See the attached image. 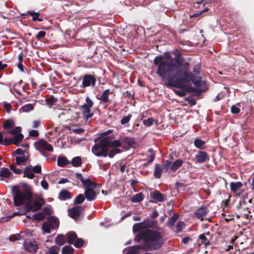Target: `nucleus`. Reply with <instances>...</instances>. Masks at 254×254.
Returning <instances> with one entry per match:
<instances>
[{
    "instance_id": "obj_10",
    "label": "nucleus",
    "mask_w": 254,
    "mask_h": 254,
    "mask_svg": "<svg viewBox=\"0 0 254 254\" xmlns=\"http://www.w3.org/2000/svg\"><path fill=\"white\" fill-rule=\"evenodd\" d=\"M173 54L175 56V63L173 62V60L169 61V62H173L176 66L177 68H183L184 67V64H183L184 61V58L182 56V54L180 53V52L178 50H176L174 51L173 52ZM164 57L163 61H169V60H165V57L162 56Z\"/></svg>"
},
{
    "instance_id": "obj_4",
    "label": "nucleus",
    "mask_w": 254,
    "mask_h": 254,
    "mask_svg": "<svg viewBox=\"0 0 254 254\" xmlns=\"http://www.w3.org/2000/svg\"><path fill=\"white\" fill-rule=\"evenodd\" d=\"M95 144L92 147V151L97 157H106L108 156V148L118 147L121 146V141L115 140L111 141L109 138L105 137L101 139L98 142L97 140H95Z\"/></svg>"
},
{
    "instance_id": "obj_52",
    "label": "nucleus",
    "mask_w": 254,
    "mask_h": 254,
    "mask_svg": "<svg viewBox=\"0 0 254 254\" xmlns=\"http://www.w3.org/2000/svg\"><path fill=\"white\" fill-rule=\"evenodd\" d=\"M154 120L152 118L150 117L147 119L143 120V124L146 127H150L153 124Z\"/></svg>"
},
{
    "instance_id": "obj_48",
    "label": "nucleus",
    "mask_w": 254,
    "mask_h": 254,
    "mask_svg": "<svg viewBox=\"0 0 254 254\" xmlns=\"http://www.w3.org/2000/svg\"><path fill=\"white\" fill-rule=\"evenodd\" d=\"M199 239L201 240V242L205 244L206 246L210 245V243L209 241L207 239L205 236V234H200L199 236Z\"/></svg>"
},
{
    "instance_id": "obj_37",
    "label": "nucleus",
    "mask_w": 254,
    "mask_h": 254,
    "mask_svg": "<svg viewBox=\"0 0 254 254\" xmlns=\"http://www.w3.org/2000/svg\"><path fill=\"white\" fill-rule=\"evenodd\" d=\"M74 249L70 246H64L62 250V254H72L74 252Z\"/></svg>"
},
{
    "instance_id": "obj_30",
    "label": "nucleus",
    "mask_w": 254,
    "mask_h": 254,
    "mask_svg": "<svg viewBox=\"0 0 254 254\" xmlns=\"http://www.w3.org/2000/svg\"><path fill=\"white\" fill-rule=\"evenodd\" d=\"M179 215L177 214H173L170 218L169 219L167 224L169 227L172 229V227L174 226L176 221L179 219Z\"/></svg>"
},
{
    "instance_id": "obj_22",
    "label": "nucleus",
    "mask_w": 254,
    "mask_h": 254,
    "mask_svg": "<svg viewBox=\"0 0 254 254\" xmlns=\"http://www.w3.org/2000/svg\"><path fill=\"white\" fill-rule=\"evenodd\" d=\"M163 170V169L160 164H155L153 173L154 178L158 179H160L161 177Z\"/></svg>"
},
{
    "instance_id": "obj_1",
    "label": "nucleus",
    "mask_w": 254,
    "mask_h": 254,
    "mask_svg": "<svg viewBox=\"0 0 254 254\" xmlns=\"http://www.w3.org/2000/svg\"><path fill=\"white\" fill-rule=\"evenodd\" d=\"M164 57L159 55L155 57L154 65L157 68L156 73L163 80L166 79V85L181 88L192 92L194 96H200L206 90V82L201 77L196 78L195 75L190 71V64L184 63L183 68L176 69V65L171 62L163 61Z\"/></svg>"
},
{
    "instance_id": "obj_40",
    "label": "nucleus",
    "mask_w": 254,
    "mask_h": 254,
    "mask_svg": "<svg viewBox=\"0 0 254 254\" xmlns=\"http://www.w3.org/2000/svg\"><path fill=\"white\" fill-rule=\"evenodd\" d=\"M21 130L22 128L20 127H15L12 129L7 131V132L10 134L14 135V136H15L17 134H21L20 133Z\"/></svg>"
},
{
    "instance_id": "obj_25",
    "label": "nucleus",
    "mask_w": 254,
    "mask_h": 254,
    "mask_svg": "<svg viewBox=\"0 0 254 254\" xmlns=\"http://www.w3.org/2000/svg\"><path fill=\"white\" fill-rule=\"evenodd\" d=\"M72 197V194L67 190H63L59 193V198L61 200L69 199Z\"/></svg>"
},
{
    "instance_id": "obj_2",
    "label": "nucleus",
    "mask_w": 254,
    "mask_h": 254,
    "mask_svg": "<svg viewBox=\"0 0 254 254\" xmlns=\"http://www.w3.org/2000/svg\"><path fill=\"white\" fill-rule=\"evenodd\" d=\"M135 240L138 242L143 240V245L130 247L124 254H137L141 249L146 251L158 250L163 244V235L157 230L147 229L139 232Z\"/></svg>"
},
{
    "instance_id": "obj_46",
    "label": "nucleus",
    "mask_w": 254,
    "mask_h": 254,
    "mask_svg": "<svg viewBox=\"0 0 254 254\" xmlns=\"http://www.w3.org/2000/svg\"><path fill=\"white\" fill-rule=\"evenodd\" d=\"M52 228H53V226L47 222H44L42 225L43 230L46 233H50Z\"/></svg>"
},
{
    "instance_id": "obj_60",
    "label": "nucleus",
    "mask_w": 254,
    "mask_h": 254,
    "mask_svg": "<svg viewBox=\"0 0 254 254\" xmlns=\"http://www.w3.org/2000/svg\"><path fill=\"white\" fill-rule=\"evenodd\" d=\"M200 66L199 64H195L193 67V72L194 74H198L200 72Z\"/></svg>"
},
{
    "instance_id": "obj_57",
    "label": "nucleus",
    "mask_w": 254,
    "mask_h": 254,
    "mask_svg": "<svg viewBox=\"0 0 254 254\" xmlns=\"http://www.w3.org/2000/svg\"><path fill=\"white\" fill-rule=\"evenodd\" d=\"M32 172H33V173H41V167L40 165H36L34 166V167L32 168Z\"/></svg>"
},
{
    "instance_id": "obj_11",
    "label": "nucleus",
    "mask_w": 254,
    "mask_h": 254,
    "mask_svg": "<svg viewBox=\"0 0 254 254\" xmlns=\"http://www.w3.org/2000/svg\"><path fill=\"white\" fill-rule=\"evenodd\" d=\"M23 246L24 249L30 253H34L38 249L36 242L30 239L25 240L23 244Z\"/></svg>"
},
{
    "instance_id": "obj_12",
    "label": "nucleus",
    "mask_w": 254,
    "mask_h": 254,
    "mask_svg": "<svg viewBox=\"0 0 254 254\" xmlns=\"http://www.w3.org/2000/svg\"><path fill=\"white\" fill-rule=\"evenodd\" d=\"M208 212L207 207L202 205L196 210L194 214L195 216L200 221H203Z\"/></svg>"
},
{
    "instance_id": "obj_63",
    "label": "nucleus",
    "mask_w": 254,
    "mask_h": 254,
    "mask_svg": "<svg viewBox=\"0 0 254 254\" xmlns=\"http://www.w3.org/2000/svg\"><path fill=\"white\" fill-rule=\"evenodd\" d=\"M41 185L42 187L45 190H47L49 188L48 183L44 179H43V180H42L41 181Z\"/></svg>"
},
{
    "instance_id": "obj_61",
    "label": "nucleus",
    "mask_w": 254,
    "mask_h": 254,
    "mask_svg": "<svg viewBox=\"0 0 254 254\" xmlns=\"http://www.w3.org/2000/svg\"><path fill=\"white\" fill-rule=\"evenodd\" d=\"M44 213L47 215H51L52 213V210L48 207H44L43 208Z\"/></svg>"
},
{
    "instance_id": "obj_38",
    "label": "nucleus",
    "mask_w": 254,
    "mask_h": 254,
    "mask_svg": "<svg viewBox=\"0 0 254 254\" xmlns=\"http://www.w3.org/2000/svg\"><path fill=\"white\" fill-rule=\"evenodd\" d=\"M143 229H145L143 227V223L141 222L136 223L133 226V231L134 232H140Z\"/></svg>"
},
{
    "instance_id": "obj_20",
    "label": "nucleus",
    "mask_w": 254,
    "mask_h": 254,
    "mask_svg": "<svg viewBox=\"0 0 254 254\" xmlns=\"http://www.w3.org/2000/svg\"><path fill=\"white\" fill-rule=\"evenodd\" d=\"M112 93V92L110 91L109 89H107L105 90L102 95L99 97L97 98V99L100 100V103H103L106 104L109 102H111V101L109 99V95Z\"/></svg>"
},
{
    "instance_id": "obj_59",
    "label": "nucleus",
    "mask_w": 254,
    "mask_h": 254,
    "mask_svg": "<svg viewBox=\"0 0 254 254\" xmlns=\"http://www.w3.org/2000/svg\"><path fill=\"white\" fill-rule=\"evenodd\" d=\"M39 135V133L38 130L32 129L29 132V135L31 137H37Z\"/></svg>"
},
{
    "instance_id": "obj_8",
    "label": "nucleus",
    "mask_w": 254,
    "mask_h": 254,
    "mask_svg": "<svg viewBox=\"0 0 254 254\" xmlns=\"http://www.w3.org/2000/svg\"><path fill=\"white\" fill-rule=\"evenodd\" d=\"M86 103L80 106V110L82 111L83 118L86 120H88L93 116L91 113V108L93 106L94 103L89 97L85 99Z\"/></svg>"
},
{
    "instance_id": "obj_41",
    "label": "nucleus",
    "mask_w": 254,
    "mask_h": 254,
    "mask_svg": "<svg viewBox=\"0 0 254 254\" xmlns=\"http://www.w3.org/2000/svg\"><path fill=\"white\" fill-rule=\"evenodd\" d=\"M85 200V197L83 194H79L76 196V198L74 200V203L75 204H80Z\"/></svg>"
},
{
    "instance_id": "obj_19",
    "label": "nucleus",
    "mask_w": 254,
    "mask_h": 254,
    "mask_svg": "<svg viewBox=\"0 0 254 254\" xmlns=\"http://www.w3.org/2000/svg\"><path fill=\"white\" fill-rule=\"evenodd\" d=\"M45 203V200L41 197H37L35 199L33 205V212L40 210L42 206Z\"/></svg>"
},
{
    "instance_id": "obj_32",
    "label": "nucleus",
    "mask_w": 254,
    "mask_h": 254,
    "mask_svg": "<svg viewBox=\"0 0 254 254\" xmlns=\"http://www.w3.org/2000/svg\"><path fill=\"white\" fill-rule=\"evenodd\" d=\"M70 163L73 167H78L81 165L82 160L80 156L75 157L72 159Z\"/></svg>"
},
{
    "instance_id": "obj_24",
    "label": "nucleus",
    "mask_w": 254,
    "mask_h": 254,
    "mask_svg": "<svg viewBox=\"0 0 254 254\" xmlns=\"http://www.w3.org/2000/svg\"><path fill=\"white\" fill-rule=\"evenodd\" d=\"M153 199L159 202H163L165 200L164 195L157 190H154L152 194Z\"/></svg>"
},
{
    "instance_id": "obj_33",
    "label": "nucleus",
    "mask_w": 254,
    "mask_h": 254,
    "mask_svg": "<svg viewBox=\"0 0 254 254\" xmlns=\"http://www.w3.org/2000/svg\"><path fill=\"white\" fill-rule=\"evenodd\" d=\"M28 158L29 157L25 156H17L15 158L16 164L18 165H24L27 161Z\"/></svg>"
},
{
    "instance_id": "obj_53",
    "label": "nucleus",
    "mask_w": 254,
    "mask_h": 254,
    "mask_svg": "<svg viewBox=\"0 0 254 254\" xmlns=\"http://www.w3.org/2000/svg\"><path fill=\"white\" fill-rule=\"evenodd\" d=\"M47 220L50 223V224L51 225V226H52V225L56 226L58 225L57 218L55 216H52L48 217Z\"/></svg>"
},
{
    "instance_id": "obj_3",
    "label": "nucleus",
    "mask_w": 254,
    "mask_h": 254,
    "mask_svg": "<svg viewBox=\"0 0 254 254\" xmlns=\"http://www.w3.org/2000/svg\"><path fill=\"white\" fill-rule=\"evenodd\" d=\"M12 194L14 204L16 206H21L27 201L24 205L25 210L23 213L26 214L30 211L33 212V205L31 203L33 194L31 188L28 185L23 184L22 189L18 186H14L12 188Z\"/></svg>"
},
{
    "instance_id": "obj_39",
    "label": "nucleus",
    "mask_w": 254,
    "mask_h": 254,
    "mask_svg": "<svg viewBox=\"0 0 254 254\" xmlns=\"http://www.w3.org/2000/svg\"><path fill=\"white\" fill-rule=\"evenodd\" d=\"M122 141L129 146H132L135 143V140L134 138L129 137L128 136L124 137L122 139Z\"/></svg>"
},
{
    "instance_id": "obj_23",
    "label": "nucleus",
    "mask_w": 254,
    "mask_h": 254,
    "mask_svg": "<svg viewBox=\"0 0 254 254\" xmlns=\"http://www.w3.org/2000/svg\"><path fill=\"white\" fill-rule=\"evenodd\" d=\"M142 223H143V227L145 229L144 230H145L154 227L157 224V221L151 220L148 218H145Z\"/></svg>"
},
{
    "instance_id": "obj_49",
    "label": "nucleus",
    "mask_w": 254,
    "mask_h": 254,
    "mask_svg": "<svg viewBox=\"0 0 254 254\" xmlns=\"http://www.w3.org/2000/svg\"><path fill=\"white\" fill-rule=\"evenodd\" d=\"M34 219L37 221H42L45 218L44 214L42 212L36 213L33 216Z\"/></svg>"
},
{
    "instance_id": "obj_44",
    "label": "nucleus",
    "mask_w": 254,
    "mask_h": 254,
    "mask_svg": "<svg viewBox=\"0 0 254 254\" xmlns=\"http://www.w3.org/2000/svg\"><path fill=\"white\" fill-rule=\"evenodd\" d=\"M57 101V99L53 96L48 98L45 100L46 105L50 107L54 105Z\"/></svg>"
},
{
    "instance_id": "obj_26",
    "label": "nucleus",
    "mask_w": 254,
    "mask_h": 254,
    "mask_svg": "<svg viewBox=\"0 0 254 254\" xmlns=\"http://www.w3.org/2000/svg\"><path fill=\"white\" fill-rule=\"evenodd\" d=\"M15 122L13 119H7L3 123L2 127L5 130L14 127Z\"/></svg>"
},
{
    "instance_id": "obj_54",
    "label": "nucleus",
    "mask_w": 254,
    "mask_h": 254,
    "mask_svg": "<svg viewBox=\"0 0 254 254\" xmlns=\"http://www.w3.org/2000/svg\"><path fill=\"white\" fill-rule=\"evenodd\" d=\"M9 168L16 174H21L22 172L21 170L17 168L14 164L10 165Z\"/></svg>"
},
{
    "instance_id": "obj_64",
    "label": "nucleus",
    "mask_w": 254,
    "mask_h": 254,
    "mask_svg": "<svg viewBox=\"0 0 254 254\" xmlns=\"http://www.w3.org/2000/svg\"><path fill=\"white\" fill-rule=\"evenodd\" d=\"M3 107L7 113H9L12 109L11 106L6 102L3 103Z\"/></svg>"
},
{
    "instance_id": "obj_27",
    "label": "nucleus",
    "mask_w": 254,
    "mask_h": 254,
    "mask_svg": "<svg viewBox=\"0 0 254 254\" xmlns=\"http://www.w3.org/2000/svg\"><path fill=\"white\" fill-rule=\"evenodd\" d=\"M67 243L69 244H73L77 239V235L74 232H69L67 234Z\"/></svg>"
},
{
    "instance_id": "obj_16",
    "label": "nucleus",
    "mask_w": 254,
    "mask_h": 254,
    "mask_svg": "<svg viewBox=\"0 0 254 254\" xmlns=\"http://www.w3.org/2000/svg\"><path fill=\"white\" fill-rule=\"evenodd\" d=\"M243 185L241 182H232L230 183V187L231 192L236 194H240V191L242 190Z\"/></svg>"
},
{
    "instance_id": "obj_34",
    "label": "nucleus",
    "mask_w": 254,
    "mask_h": 254,
    "mask_svg": "<svg viewBox=\"0 0 254 254\" xmlns=\"http://www.w3.org/2000/svg\"><path fill=\"white\" fill-rule=\"evenodd\" d=\"M55 241V243L59 246L64 245L65 243L64 235L63 234H58L56 237Z\"/></svg>"
},
{
    "instance_id": "obj_45",
    "label": "nucleus",
    "mask_w": 254,
    "mask_h": 254,
    "mask_svg": "<svg viewBox=\"0 0 254 254\" xmlns=\"http://www.w3.org/2000/svg\"><path fill=\"white\" fill-rule=\"evenodd\" d=\"M84 244V240L81 238H78L74 242L73 245L75 247L77 248H80L83 246Z\"/></svg>"
},
{
    "instance_id": "obj_13",
    "label": "nucleus",
    "mask_w": 254,
    "mask_h": 254,
    "mask_svg": "<svg viewBox=\"0 0 254 254\" xmlns=\"http://www.w3.org/2000/svg\"><path fill=\"white\" fill-rule=\"evenodd\" d=\"M82 210L83 208L81 206H74L68 209V215L71 218L76 221L78 219Z\"/></svg>"
},
{
    "instance_id": "obj_51",
    "label": "nucleus",
    "mask_w": 254,
    "mask_h": 254,
    "mask_svg": "<svg viewBox=\"0 0 254 254\" xmlns=\"http://www.w3.org/2000/svg\"><path fill=\"white\" fill-rule=\"evenodd\" d=\"M131 117L132 115L131 114H128L127 116L124 117L121 120V124L124 125L128 123L130 120Z\"/></svg>"
},
{
    "instance_id": "obj_42",
    "label": "nucleus",
    "mask_w": 254,
    "mask_h": 254,
    "mask_svg": "<svg viewBox=\"0 0 254 254\" xmlns=\"http://www.w3.org/2000/svg\"><path fill=\"white\" fill-rule=\"evenodd\" d=\"M60 250V248L54 245L49 248L47 254H59Z\"/></svg>"
},
{
    "instance_id": "obj_35",
    "label": "nucleus",
    "mask_w": 254,
    "mask_h": 254,
    "mask_svg": "<svg viewBox=\"0 0 254 254\" xmlns=\"http://www.w3.org/2000/svg\"><path fill=\"white\" fill-rule=\"evenodd\" d=\"M144 198V195L142 192H139L134 195L131 199L132 202H139Z\"/></svg>"
},
{
    "instance_id": "obj_36",
    "label": "nucleus",
    "mask_w": 254,
    "mask_h": 254,
    "mask_svg": "<svg viewBox=\"0 0 254 254\" xmlns=\"http://www.w3.org/2000/svg\"><path fill=\"white\" fill-rule=\"evenodd\" d=\"M11 175L10 171L7 168H1L0 170V177L1 178H8Z\"/></svg>"
},
{
    "instance_id": "obj_6",
    "label": "nucleus",
    "mask_w": 254,
    "mask_h": 254,
    "mask_svg": "<svg viewBox=\"0 0 254 254\" xmlns=\"http://www.w3.org/2000/svg\"><path fill=\"white\" fill-rule=\"evenodd\" d=\"M3 133V132H0V144L5 146H8L12 144L18 146L19 142L21 141L24 137L22 134H19L9 138H3L2 135Z\"/></svg>"
},
{
    "instance_id": "obj_56",
    "label": "nucleus",
    "mask_w": 254,
    "mask_h": 254,
    "mask_svg": "<svg viewBox=\"0 0 254 254\" xmlns=\"http://www.w3.org/2000/svg\"><path fill=\"white\" fill-rule=\"evenodd\" d=\"M24 178L26 177L28 179H32L35 177V175L32 171L24 172L23 176Z\"/></svg>"
},
{
    "instance_id": "obj_17",
    "label": "nucleus",
    "mask_w": 254,
    "mask_h": 254,
    "mask_svg": "<svg viewBox=\"0 0 254 254\" xmlns=\"http://www.w3.org/2000/svg\"><path fill=\"white\" fill-rule=\"evenodd\" d=\"M84 195L88 201L94 200L96 198L97 194L91 188L92 187H86Z\"/></svg>"
},
{
    "instance_id": "obj_62",
    "label": "nucleus",
    "mask_w": 254,
    "mask_h": 254,
    "mask_svg": "<svg viewBox=\"0 0 254 254\" xmlns=\"http://www.w3.org/2000/svg\"><path fill=\"white\" fill-rule=\"evenodd\" d=\"M240 112V109L236 107L235 105H233L231 107V112L233 114H237Z\"/></svg>"
},
{
    "instance_id": "obj_9",
    "label": "nucleus",
    "mask_w": 254,
    "mask_h": 254,
    "mask_svg": "<svg viewBox=\"0 0 254 254\" xmlns=\"http://www.w3.org/2000/svg\"><path fill=\"white\" fill-rule=\"evenodd\" d=\"M96 77L95 75L90 74H85L82 78V82L81 86L85 88L89 86L94 87L96 83Z\"/></svg>"
},
{
    "instance_id": "obj_14",
    "label": "nucleus",
    "mask_w": 254,
    "mask_h": 254,
    "mask_svg": "<svg viewBox=\"0 0 254 254\" xmlns=\"http://www.w3.org/2000/svg\"><path fill=\"white\" fill-rule=\"evenodd\" d=\"M75 177L76 179L79 180L86 187H93V188H95L97 186V184L91 182L89 178L85 179L81 173H76Z\"/></svg>"
},
{
    "instance_id": "obj_29",
    "label": "nucleus",
    "mask_w": 254,
    "mask_h": 254,
    "mask_svg": "<svg viewBox=\"0 0 254 254\" xmlns=\"http://www.w3.org/2000/svg\"><path fill=\"white\" fill-rule=\"evenodd\" d=\"M205 142L199 138H196L194 140V145L195 147L199 149H203L205 148Z\"/></svg>"
},
{
    "instance_id": "obj_50",
    "label": "nucleus",
    "mask_w": 254,
    "mask_h": 254,
    "mask_svg": "<svg viewBox=\"0 0 254 254\" xmlns=\"http://www.w3.org/2000/svg\"><path fill=\"white\" fill-rule=\"evenodd\" d=\"M121 150L117 148H114L112 149L109 153H108V156L110 158H113L114 156L117 154V153H121Z\"/></svg>"
},
{
    "instance_id": "obj_28",
    "label": "nucleus",
    "mask_w": 254,
    "mask_h": 254,
    "mask_svg": "<svg viewBox=\"0 0 254 254\" xmlns=\"http://www.w3.org/2000/svg\"><path fill=\"white\" fill-rule=\"evenodd\" d=\"M70 163L69 161L64 157H59L57 160V164L59 166L64 167Z\"/></svg>"
},
{
    "instance_id": "obj_21",
    "label": "nucleus",
    "mask_w": 254,
    "mask_h": 254,
    "mask_svg": "<svg viewBox=\"0 0 254 254\" xmlns=\"http://www.w3.org/2000/svg\"><path fill=\"white\" fill-rule=\"evenodd\" d=\"M184 161L182 159H178L172 162L170 170L172 172H175L179 168L183 166Z\"/></svg>"
},
{
    "instance_id": "obj_47",
    "label": "nucleus",
    "mask_w": 254,
    "mask_h": 254,
    "mask_svg": "<svg viewBox=\"0 0 254 254\" xmlns=\"http://www.w3.org/2000/svg\"><path fill=\"white\" fill-rule=\"evenodd\" d=\"M34 109V106L31 104H27L22 106L21 109L24 112H28L33 110Z\"/></svg>"
},
{
    "instance_id": "obj_58",
    "label": "nucleus",
    "mask_w": 254,
    "mask_h": 254,
    "mask_svg": "<svg viewBox=\"0 0 254 254\" xmlns=\"http://www.w3.org/2000/svg\"><path fill=\"white\" fill-rule=\"evenodd\" d=\"M175 187L178 190H184L185 188V185L182 183L176 182L175 184Z\"/></svg>"
},
{
    "instance_id": "obj_31",
    "label": "nucleus",
    "mask_w": 254,
    "mask_h": 254,
    "mask_svg": "<svg viewBox=\"0 0 254 254\" xmlns=\"http://www.w3.org/2000/svg\"><path fill=\"white\" fill-rule=\"evenodd\" d=\"M169 157L170 158V160L163 161L162 167L163 169H164L166 171H167L169 170V167L170 168V166L172 164V161L173 160V157L172 155H170Z\"/></svg>"
},
{
    "instance_id": "obj_7",
    "label": "nucleus",
    "mask_w": 254,
    "mask_h": 254,
    "mask_svg": "<svg viewBox=\"0 0 254 254\" xmlns=\"http://www.w3.org/2000/svg\"><path fill=\"white\" fill-rule=\"evenodd\" d=\"M34 146L40 154L45 156V151L53 152V146L48 143L44 139H41L34 143Z\"/></svg>"
},
{
    "instance_id": "obj_43",
    "label": "nucleus",
    "mask_w": 254,
    "mask_h": 254,
    "mask_svg": "<svg viewBox=\"0 0 254 254\" xmlns=\"http://www.w3.org/2000/svg\"><path fill=\"white\" fill-rule=\"evenodd\" d=\"M185 227V223L183 221H179L177 223V226H176V232L177 233H180L183 230Z\"/></svg>"
},
{
    "instance_id": "obj_18",
    "label": "nucleus",
    "mask_w": 254,
    "mask_h": 254,
    "mask_svg": "<svg viewBox=\"0 0 254 254\" xmlns=\"http://www.w3.org/2000/svg\"><path fill=\"white\" fill-rule=\"evenodd\" d=\"M27 14L32 16L33 21L41 22L43 20V16L39 12H35L34 10H28L27 11Z\"/></svg>"
},
{
    "instance_id": "obj_5",
    "label": "nucleus",
    "mask_w": 254,
    "mask_h": 254,
    "mask_svg": "<svg viewBox=\"0 0 254 254\" xmlns=\"http://www.w3.org/2000/svg\"><path fill=\"white\" fill-rule=\"evenodd\" d=\"M236 215L237 218L241 217L246 218L247 219L253 218V214L252 211L250 210L249 207L247 205V202L244 201H240L236 206Z\"/></svg>"
},
{
    "instance_id": "obj_15",
    "label": "nucleus",
    "mask_w": 254,
    "mask_h": 254,
    "mask_svg": "<svg viewBox=\"0 0 254 254\" xmlns=\"http://www.w3.org/2000/svg\"><path fill=\"white\" fill-rule=\"evenodd\" d=\"M196 163H203L208 161L209 160V156L208 154L203 151H199L195 156Z\"/></svg>"
},
{
    "instance_id": "obj_55",
    "label": "nucleus",
    "mask_w": 254,
    "mask_h": 254,
    "mask_svg": "<svg viewBox=\"0 0 254 254\" xmlns=\"http://www.w3.org/2000/svg\"><path fill=\"white\" fill-rule=\"evenodd\" d=\"M46 34V33L45 31H39L38 34L36 36V38L38 40H41L42 39L44 38Z\"/></svg>"
}]
</instances>
